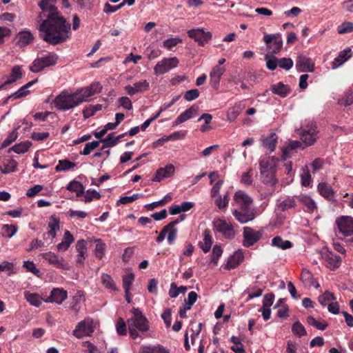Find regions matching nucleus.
Returning <instances> with one entry per match:
<instances>
[{
	"label": "nucleus",
	"mask_w": 353,
	"mask_h": 353,
	"mask_svg": "<svg viewBox=\"0 0 353 353\" xmlns=\"http://www.w3.org/2000/svg\"><path fill=\"white\" fill-rule=\"evenodd\" d=\"M188 35L201 46H203L212 38L211 32H205L202 28L190 30L188 31Z\"/></svg>",
	"instance_id": "11"
},
{
	"label": "nucleus",
	"mask_w": 353,
	"mask_h": 353,
	"mask_svg": "<svg viewBox=\"0 0 353 353\" xmlns=\"http://www.w3.org/2000/svg\"><path fill=\"white\" fill-rule=\"evenodd\" d=\"M134 88L137 93L143 92L150 88V83L147 80L136 82L133 84Z\"/></svg>",
	"instance_id": "57"
},
{
	"label": "nucleus",
	"mask_w": 353,
	"mask_h": 353,
	"mask_svg": "<svg viewBox=\"0 0 353 353\" xmlns=\"http://www.w3.org/2000/svg\"><path fill=\"white\" fill-rule=\"evenodd\" d=\"M175 168L172 164H168L165 168H159L152 179L153 181L160 182L165 178H169L174 175Z\"/></svg>",
	"instance_id": "21"
},
{
	"label": "nucleus",
	"mask_w": 353,
	"mask_h": 353,
	"mask_svg": "<svg viewBox=\"0 0 353 353\" xmlns=\"http://www.w3.org/2000/svg\"><path fill=\"white\" fill-rule=\"evenodd\" d=\"M263 236L262 231H256L250 227H244L243 231V245L250 248L258 242Z\"/></svg>",
	"instance_id": "7"
},
{
	"label": "nucleus",
	"mask_w": 353,
	"mask_h": 353,
	"mask_svg": "<svg viewBox=\"0 0 353 353\" xmlns=\"http://www.w3.org/2000/svg\"><path fill=\"white\" fill-rule=\"evenodd\" d=\"M83 300H84V295H83V292L78 291L75 294V295L73 296V297L72 299L70 306V310L74 311L75 313H78L80 310L79 304Z\"/></svg>",
	"instance_id": "35"
},
{
	"label": "nucleus",
	"mask_w": 353,
	"mask_h": 353,
	"mask_svg": "<svg viewBox=\"0 0 353 353\" xmlns=\"http://www.w3.org/2000/svg\"><path fill=\"white\" fill-rule=\"evenodd\" d=\"M263 41L272 55L277 54L282 48L283 41L279 34H266L263 37Z\"/></svg>",
	"instance_id": "12"
},
{
	"label": "nucleus",
	"mask_w": 353,
	"mask_h": 353,
	"mask_svg": "<svg viewBox=\"0 0 353 353\" xmlns=\"http://www.w3.org/2000/svg\"><path fill=\"white\" fill-rule=\"evenodd\" d=\"M265 59L266 60V67L270 70H274L279 65V59L274 55H265Z\"/></svg>",
	"instance_id": "49"
},
{
	"label": "nucleus",
	"mask_w": 353,
	"mask_h": 353,
	"mask_svg": "<svg viewBox=\"0 0 353 353\" xmlns=\"http://www.w3.org/2000/svg\"><path fill=\"white\" fill-rule=\"evenodd\" d=\"M296 68L299 72H312L314 70V63L310 57L299 54L296 59Z\"/></svg>",
	"instance_id": "14"
},
{
	"label": "nucleus",
	"mask_w": 353,
	"mask_h": 353,
	"mask_svg": "<svg viewBox=\"0 0 353 353\" xmlns=\"http://www.w3.org/2000/svg\"><path fill=\"white\" fill-rule=\"evenodd\" d=\"M74 241V237L70 231L66 230L63 234V241L57 245V248L60 252L66 251Z\"/></svg>",
	"instance_id": "31"
},
{
	"label": "nucleus",
	"mask_w": 353,
	"mask_h": 353,
	"mask_svg": "<svg viewBox=\"0 0 353 353\" xmlns=\"http://www.w3.org/2000/svg\"><path fill=\"white\" fill-rule=\"evenodd\" d=\"M296 196H292V197L289 196L287 199H285L284 201H283L279 204V208L281 209V210L284 212L289 209L295 208V206L296 205Z\"/></svg>",
	"instance_id": "42"
},
{
	"label": "nucleus",
	"mask_w": 353,
	"mask_h": 353,
	"mask_svg": "<svg viewBox=\"0 0 353 353\" xmlns=\"http://www.w3.org/2000/svg\"><path fill=\"white\" fill-rule=\"evenodd\" d=\"M301 184L305 187L310 186L312 183V177L310 173L307 165H305L302 169V173L301 174Z\"/></svg>",
	"instance_id": "45"
},
{
	"label": "nucleus",
	"mask_w": 353,
	"mask_h": 353,
	"mask_svg": "<svg viewBox=\"0 0 353 353\" xmlns=\"http://www.w3.org/2000/svg\"><path fill=\"white\" fill-rule=\"evenodd\" d=\"M67 190L77 193V196H81L84 193V187L78 181L73 180L67 185Z\"/></svg>",
	"instance_id": "37"
},
{
	"label": "nucleus",
	"mask_w": 353,
	"mask_h": 353,
	"mask_svg": "<svg viewBox=\"0 0 353 353\" xmlns=\"http://www.w3.org/2000/svg\"><path fill=\"white\" fill-rule=\"evenodd\" d=\"M351 49L347 48L342 51H341L336 58L334 59L332 62V69H336L341 66L344 62L347 61L351 57Z\"/></svg>",
	"instance_id": "26"
},
{
	"label": "nucleus",
	"mask_w": 353,
	"mask_h": 353,
	"mask_svg": "<svg viewBox=\"0 0 353 353\" xmlns=\"http://www.w3.org/2000/svg\"><path fill=\"white\" fill-rule=\"evenodd\" d=\"M76 166V163L67 159L60 160L55 168L57 172L67 171Z\"/></svg>",
	"instance_id": "43"
},
{
	"label": "nucleus",
	"mask_w": 353,
	"mask_h": 353,
	"mask_svg": "<svg viewBox=\"0 0 353 353\" xmlns=\"http://www.w3.org/2000/svg\"><path fill=\"white\" fill-rule=\"evenodd\" d=\"M90 332H91L90 325L85 321H82L77 324L76 329L73 331V334L78 339H81Z\"/></svg>",
	"instance_id": "34"
},
{
	"label": "nucleus",
	"mask_w": 353,
	"mask_h": 353,
	"mask_svg": "<svg viewBox=\"0 0 353 353\" xmlns=\"http://www.w3.org/2000/svg\"><path fill=\"white\" fill-rule=\"evenodd\" d=\"M279 159L274 157H265L259 161L261 181L268 186L274 188L278 183L276 177V165Z\"/></svg>",
	"instance_id": "2"
},
{
	"label": "nucleus",
	"mask_w": 353,
	"mask_h": 353,
	"mask_svg": "<svg viewBox=\"0 0 353 353\" xmlns=\"http://www.w3.org/2000/svg\"><path fill=\"white\" fill-rule=\"evenodd\" d=\"M101 198V194L95 190L89 189L86 191V193L84 196V202L89 203L91 202L94 199H99Z\"/></svg>",
	"instance_id": "60"
},
{
	"label": "nucleus",
	"mask_w": 353,
	"mask_h": 353,
	"mask_svg": "<svg viewBox=\"0 0 353 353\" xmlns=\"http://www.w3.org/2000/svg\"><path fill=\"white\" fill-rule=\"evenodd\" d=\"M232 214L241 223H246L255 218L254 210H234Z\"/></svg>",
	"instance_id": "18"
},
{
	"label": "nucleus",
	"mask_w": 353,
	"mask_h": 353,
	"mask_svg": "<svg viewBox=\"0 0 353 353\" xmlns=\"http://www.w3.org/2000/svg\"><path fill=\"white\" fill-rule=\"evenodd\" d=\"M78 93L63 90L54 99L52 103L54 107L60 111H67L74 108L80 105Z\"/></svg>",
	"instance_id": "4"
},
{
	"label": "nucleus",
	"mask_w": 353,
	"mask_h": 353,
	"mask_svg": "<svg viewBox=\"0 0 353 353\" xmlns=\"http://www.w3.org/2000/svg\"><path fill=\"white\" fill-rule=\"evenodd\" d=\"M54 0H42L39 6L42 10L39 17H46L39 26L41 37L47 43L56 45L63 43L69 38L70 24L60 16L57 8L54 6Z\"/></svg>",
	"instance_id": "1"
},
{
	"label": "nucleus",
	"mask_w": 353,
	"mask_h": 353,
	"mask_svg": "<svg viewBox=\"0 0 353 353\" xmlns=\"http://www.w3.org/2000/svg\"><path fill=\"white\" fill-rule=\"evenodd\" d=\"M75 92L78 93V100L81 104L83 102H87L89 101V98L92 96V92L88 90L87 87L82 88L80 89H77L74 91Z\"/></svg>",
	"instance_id": "40"
},
{
	"label": "nucleus",
	"mask_w": 353,
	"mask_h": 353,
	"mask_svg": "<svg viewBox=\"0 0 353 353\" xmlns=\"http://www.w3.org/2000/svg\"><path fill=\"white\" fill-rule=\"evenodd\" d=\"M336 299L334 294L329 291H325L322 295L319 296V301L322 305H326L328 302Z\"/></svg>",
	"instance_id": "52"
},
{
	"label": "nucleus",
	"mask_w": 353,
	"mask_h": 353,
	"mask_svg": "<svg viewBox=\"0 0 353 353\" xmlns=\"http://www.w3.org/2000/svg\"><path fill=\"white\" fill-rule=\"evenodd\" d=\"M234 200L239 205V210H254L252 208V199L244 191L239 190L234 195Z\"/></svg>",
	"instance_id": "13"
},
{
	"label": "nucleus",
	"mask_w": 353,
	"mask_h": 353,
	"mask_svg": "<svg viewBox=\"0 0 353 353\" xmlns=\"http://www.w3.org/2000/svg\"><path fill=\"white\" fill-rule=\"evenodd\" d=\"M307 322L309 325L315 327L319 330H325L328 326V324L325 321H318L312 316L307 317Z\"/></svg>",
	"instance_id": "46"
},
{
	"label": "nucleus",
	"mask_w": 353,
	"mask_h": 353,
	"mask_svg": "<svg viewBox=\"0 0 353 353\" xmlns=\"http://www.w3.org/2000/svg\"><path fill=\"white\" fill-rule=\"evenodd\" d=\"M336 228L335 233L341 234L344 237L350 236L353 234V219L349 216H341L335 221Z\"/></svg>",
	"instance_id": "6"
},
{
	"label": "nucleus",
	"mask_w": 353,
	"mask_h": 353,
	"mask_svg": "<svg viewBox=\"0 0 353 353\" xmlns=\"http://www.w3.org/2000/svg\"><path fill=\"white\" fill-rule=\"evenodd\" d=\"M229 196L228 194L222 197L221 195L216 196V199L214 201L216 205L219 209L221 210L227 207L229 203Z\"/></svg>",
	"instance_id": "56"
},
{
	"label": "nucleus",
	"mask_w": 353,
	"mask_h": 353,
	"mask_svg": "<svg viewBox=\"0 0 353 353\" xmlns=\"http://www.w3.org/2000/svg\"><path fill=\"white\" fill-rule=\"evenodd\" d=\"M139 353H170V350L161 345H143Z\"/></svg>",
	"instance_id": "32"
},
{
	"label": "nucleus",
	"mask_w": 353,
	"mask_h": 353,
	"mask_svg": "<svg viewBox=\"0 0 353 353\" xmlns=\"http://www.w3.org/2000/svg\"><path fill=\"white\" fill-rule=\"evenodd\" d=\"M317 189L319 194L325 199L332 201L335 200V193L330 185L325 183H319Z\"/></svg>",
	"instance_id": "25"
},
{
	"label": "nucleus",
	"mask_w": 353,
	"mask_h": 353,
	"mask_svg": "<svg viewBox=\"0 0 353 353\" xmlns=\"http://www.w3.org/2000/svg\"><path fill=\"white\" fill-rule=\"evenodd\" d=\"M223 254V250L220 245H215L212 248V258L210 263H212L214 265H217L219 259Z\"/></svg>",
	"instance_id": "48"
},
{
	"label": "nucleus",
	"mask_w": 353,
	"mask_h": 353,
	"mask_svg": "<svg viewBox=\"0 0 353 353\" xmlns=\"http://www.w3.org/2000/svg\"><path fill=\"white\" fill-rule=\"evenodd\" d=\"M302 145L301 142L299 141H294L290 142L286 147L283 149V157L285 158L288 154L293 150H295Z\"/></svg>",
	"instance_id": "59"
},
{
	"label": "nucleus",
	"mask_w": 353,
	"mask_h": 353,
	"mask_svg": "<svg viewBox=\"0 0 353 353\" xmlns=\"http://www.w3.org/2000/svg\"><path fill=\"white\" fill-rule=\"evenodd\" d=\"M32 145V143L29 141H26L21 142L18 144H16L13 147H12L10 150H12L17 154H23L26 152L30 146Z\"/></svg>",
	"instance_id": "41"
},
{
	"label": "nucleus",
	"mask_w": 353,
	"mask_h": 353,
	"mask_svg": "<svg viewBox=\"0 0 353 353\" xmlns=\"http://www.w3.org/2000/svg\"><path fill=\"white\" fill-rule=\"evenodd\" d=\"M101 142L103 143L102 146V150L106 148L114 147L117 144L116 138L113 137V133L109 134L106 138L103 139H101L99 143Z\"/></svg>",
	"instance_id": "51"
},
{
	"label": "nucleus",
	"mask_w": 353,
	"mask_h": 353,
	"mask_svg": "<svg viewBox=\"0 0 353 353\" xmlns=\"http://www.w3.org/2000/svg\"><path fill=\"white\" fill-rule=\"evenodd\" d=\"M296 132L306 146L313 145L318 139L317 134L319 132L314 130V128L310 130H297Z\"/></svg>",
	"instance_id": "15"
},
{
	"label": "nucleus",
	"mask_w": 353,
	"mask_h": 353,
	"mask_svg": "<svg viewBox=\"0 0 353 353\" xmlns=\"http://www.w3.org/2000/svg\"><path fill=\"white\" fill-rule=\"evenodd\" d=\"M41 256L50 265L57 268H61L63 270H68V263L65 262L63 257L59 256L54 252H48L41 254Z\"/></svg>",
	"instance_id": "10"
},
{
	"label": "nucleus",
	"mask_w": 353,
	"mask_h": 353,
	"mask_svg": "<svg viewBox=\"0 0 353 353\" xmlns=\"http://www.w3.org/2000/svg\"><path fill=\"white\" fill-rule=\"evenodd\" d=\"M178 64L179 60L176 57L164 58L156 64L154 71L156 74H163L176 68Z\"/></svg>",
	"instance_id": "8"
},
{
	"label": "nucleus",
	"mask_w": 353,
	"mask_h": 353,
	"mask_svg": "<svg viewBox=\"0 0 353 353\" xmlns=\"http://www.w3.org/2000/svg\"><path fill=\"white\" fill-rule=\"evenodd\" d=\"M68 297L67 291L63 289L54 288L50 296L44 299L46 303H56L57 304H61Z\"/></svg>",
	"instance_id": "17"
},
{
	"label": "nucleus",
	"mask_w": 353,
	"mask_h": 353,
	"mask_svg": "<svg viewBox=\"0 0 353 353\" xmlns=\"http://www.w3.org/2000/svg\"><path fill=\"white\" fill-rule=\"evenodd\" d=\"M99 141H94L90 143H88L85 145V147L83 151L81 152L83 155H88L90 152L97 148L99 145Z\"/></svg>",
	"instance_id": "64"
},
{
	"label": "nucleus",
	"mask_w": 353,
	"mask_h": 353,
	"mask_svg": "<svg viewBox=\"0 0 353 353\" xmlns=\"http://www.w3.org/2000/svg\"><path fill=\"white\" fill-rule=\"evenodd\" d=\"M94 242H95V248H94L95 256L99 259H101L105 254V248H106L105 243H103L101 239H95Z\"/></svg>",
	"instance_id": "39"
},
{
	"label": "nucleus",
	"mask_w": 353,
	"mask_h": 353,
	"mask_svg": "<svg viewBox=\"0 0 353 353\" xmlns=\"http://www.w3.org/2000/svg\"><path fill=\"white\" fill-rule=\"evenodd\" d=\"M297 201L303 206V210L308 213H312L317 209V205L314 199L306 194L296 196Z\"/></svg>",
	"instance_id": "20"
},
{
	"label": "nucleus",
	"mask_w": 353,
	"mask_h": 353,
	"mask_svg": "<svg viewBox=\"0 0 353 353\" xmlns=\"http://www.w3.org/2000/svg\"><path fill=\"white\" fill-rule=\"evenodd\" d=\"M58 56L54 52H46L38 55L30 67L33 72H39L47 67L54 65L57 63Z\"/></svg>",
	"instance_id": "5"
},
{
	"label": "nucleus",
	"mask_w": 353,
	"mask_h": 353,
	"mask_svg": "<svg viewBox=\"0 0 353 353\" xmlns=\"http://www.w3.org/2000/svg\"><path fill=\"white\" fill-rule=\"evenodd\" d=\"M199 108L198 105H193L185 111L179 114V116L173 122V126L178 125L194 117L198 114Z\"/></svg>",
	"instance_id": "19"
},
{
	"label": "nucleus",
	"mask_w": 353,
	"mask_h": 353,
	"mask_svg": "<svg viewBox=\"0 0 353 353\" xmlns=\"http://www.w3.org/2000/svg\"><path fill=\"white\" fill-rule=\"evenodd\" d=\"M24 298L31 305L39 307L41 305L44 299L37 293H32L29 291L23 292Z\"/></svg>",
	"instance_id": "28"
},
{
	"label": "nucleus",
	"mask_w": 353,
	"mask_h": 353,
	"mask_svg": "<svg viewBox=\"0 0 353 353\" xmlns=\"http://www.w3.org/2000/svg\"><path fill=\"white\" fill-rule=\"evenodd\" d=\"M278 136L274 132L270 133L268 136H262L261 141L264 148L269 150L270 153L274 152L276 149L277 143Z\"/></svg>",
	"instance_id": "22"
},
{
	"label": "nucleus",
	"mask_w": 353,
	"mask_h": 353,
	"mask_svg": "<svg viewBox=\"0 0 353 353\" xmlns=\"http://www.w3.org/2000/svg\"><path fill=\"white\" fill-rule=\"evenodd\" d=\"M293 334L299 337L305 336L307 334L306 330L303 325L299 322H295L292 327Z\"/></svg>",
	"instance_id": "53"
},
{
	"label": "nucleus",
	"mask_w": 353,
	"mask_h": 353,
	"mask_svg": "<svg viewBox=\"0 0 353 353\" xmlns=\"http://www.w3.org/2000/svg\"><path fill=\"white\" fill-rule=\"evenodd\" d=\"M127 322L122 318H119L116 324L117 332L119 335L125 336L127 334Z\"/></svg>",
	"instance_id": "58"
},
{
	"label": "nucleus",
	"mask_w": 353,
	"mask_h": 353,
	"mask_svg": "<svg viewBox=\"0 0 353 353\" xmlns=\"http://www.w3.org/2000/svg\"><path fill=\"white\" fill-rule=\"evenodd\" d=\"M134 279V275L132 273H129L123 276V285L125 290V294H128L129 293Z\"/></svg>",
	"instance_id": "50"
},
{
	"label": "nucleus",
	"mask_w": 353,
	"mask_h": 353,
	"mask_svg": "<svg viewBox=\"0 0 353 353\" xmlns=\"http://www.w3.org/2000/svg\"><path fill=\"white\" fill-rule=\"evenodd\" d=\"M22 77V70L19 65H15L12 68L10 76L6 80V83H12L17 80L20 79Z\"/></svg>",
	"instance_id": "38"
},
{
	"label": "nucleus",
	"mask_w": 353,
	"mask_h": 353,
	"mask_svg": "<svg viewBox=\"0 0 353 353\" xmlns=\"http://www.w3.org/2000/svg\"><path fill=\"white\" fill-rule=\"evenodd\" d=\"M34 37L29 31H21L17 35V44L20 47L26 46L32 42Z\"/></svg>",
	"instance_id": "29"
},
{
	"label": "nucleus",
	"mask_w": 353,
	"mask_h": 353,
	"mask_svg": "<svg viewBox=\"0 0 353 353\" xmlns=\"http://www.w3.org/2000/svg\"><path fill=\"white\" fill-rule=\"evenodd\" d=\"M263 290L257 288L256 287H250L244 291V294H248V300H251L254 298L259 297L262 295Z\"/></svg>",
	"instance_id": "54"
},
{
	"label": "nucleus",
	"mask_w": 353,
	"mask_h": 353,
	"mask_svg": "<svg viewBox=\"0 0 353 353\" xmlns=\"http://www.w3.org/2000/svg\"><path fill=\"white\" fill-rule=\"evenodd\" d=\"M272 93L279 95L281 97H286L291 92L290 88L283 82H279L271 85Z\"/></svg>",
	"instance_id": "27"
},
{
	"label": "nucleus",
	"mask_w": 353,
	"mask_h": 353,
	"mask_svg": "<svg viewBox=\"0 0 353 353\" xmlns=\"http://www.w3.org/2000/svg\"><path fill=\"white\" fill-rule=\"evenodd\" d=\"M339 103L345 106L350 105L353 103V92L348 90L345 92L343 97L340 99Z\"/></svg>",
	"instance_id": "61"
},
{
	"label": "nucleus",
	"mask_w": 353,
	"mask_h": 353,
	"mask_svg": "<svg viewBox=\"0 0 353 353\" xmlns=\"http://www.w3.org/2000/svg\"><path fill=\"white\" fill-rule=\"evenodd\" d=\"M141 194H134L132 196H122L119 199V200L117 202V205L119 204H123L126 205L128 203H132L134 201L140 198Z\"/></svg>",
	"instance_id": "62"
},
{
	"label": "nucleus",
	"mask_w": 353,
	"mask_h": 353,
	"mask_svg": "<svg viewBox=\"0 0 353 353\" xmlns=\"http://www.w3.org/2000/svg\"><path fill=\"white\" fill-rule=\"evenodd\" d=\"M214 229L225 238L231 239L234 236V231L231 223L223 219H216L213 223Z\"/></svg>",
	"instance_id": "9"
},
{
	"label": "nucleus",
	"mask_w": 353,
	"mask_h": 353,
	"mask_svg": "<svg viewBox=\"0 0 353 353\" xmlns=\"http://www.w3.org/2000/svg\"><path fill=\"white\" fill-rule=\"evenodd\" d=\"M301 279L305 286L310 287L312 285L314 279L313 274L310 270L307 269H303L301 274Z\"/></svg>",
	"instance_id": "44"
},
{
	"label": "nucleus",
	"mask_w": 353,
	"mask_h": 353,
	"mask_svg": "<svg viewBox=\"0 0 353 353\" xmlns=\"http://www.w3.org/2000/svg\"><path fill=\"white\" fill-rule=\"evenodd\" d=\"M243 252H242V250H239L229 257L226 264L225 265L224 268L226 270L236 268L243 261Z\"/></svg>",
	"instance_id": "23"
},
{
	"label": "nucleus",
	"mask_w": 353,
	"mask_h": 353,
	"mask_svg": "<svg viewBox=\"0 0 353 353\" xmlns=\"http://www.w3.org/2000/svg\"><path fill=\"white\" fill-rule=\"evenodd\" d=\"M325 259L327 263V267L330 270H335L338 268L341 263V256L332 253L326 255Z\"/></svg>",
	"instance_id": "33"
},
{
	"label": "nucleus",
	"mask_w": 353,
	"mask_h": 353,
	"mask_svg": "<svg viewBox=\"0 0 353 353\" xmlns=\"http://www.w3.org/2000/svg\"><path fill=\"white\" fill-rule=\"evenodd\" d=\"M272 245L282 250H287L292 247L290 241L283 240L281 236H276L272 239Z\"/></svg>",
	"instance_id": "36"
},
{
	"label": "nucleus",
	"mask_w": 353,
	"mask_h": 353,
	"mask_svg": "<svg viewBox=\"0 0 353 353\" xmlns=\"http://www.w3.org/2000/svg\"><path fill=\"white\" fill-rule=\"evenodd\" d=\"M212 244V239L210 234V231L208 229H206L203 232V241L199 243V245L205 253H207L210 250Z\"/></svg>",
	"instance_id": "30"
},
{
	"label": "nucleus",
	"mask_w": 353,
	"mask_h": 353,
	"mask_svg": "<svg viewBox=\"0 0 353 353\" xmlns=\"http://www.w3.org/2000/svg\"><path fill=\"white\" fill-rule=\"evenodd\" d=\"M338 33L340 34H343L346 33H349L353 31V23L345 21L342 23L337 28Z\"/></svg>",
	"instance_id": "55"
},
{
	"label": "nucleus",
	"mask_w": 353,
	"mask_h": 353,
	"mask_svg": "<svg viewBox=\"0 0 353 353\" xmlns=\"http://www.w3.org/2000/svg\"><path fill=\"white\" fill-rule=\"evenodd\" d=\"M225 72V68L223 66L215 65L212 68L210 73V83L214 89L219 88L221 77Z\"/></svg>",
	"instance_id": "16"
},
{
	"label": "nucleus",
	"mask_w": 353,
	"mask_h": 353,
	"mask_svg": "<svg viewBox=\"0 0 353 353\" xmlns=\"http://www.w3.org/2000/svg\"><path fill=\"white\" fill-rule=\"evenodd\" d=\"M48 235L52 240L56 237L57 232L60 230V219L56 215H51L48 224Z\"/></svg>",
	"instance_id": "24"
},
{
	"label": "nucleus",
	"mask_w": 353,
	"mask_h": 353,
	"mask_svg": "<svg viewBox=\"0 0 353 353\" xmlns=\"http://www.w3.org/2000/svg\"><path fill=\"white\" fill-rule=\"evenodd\" d=\"M129 334L132 339L143 337L139 332L143 334L149 330L150 323L148 319L139 308H133L132 316L127 320Z\"/></svg>",
	"instance_id": "3"
},
{
	"label": "nucleus",
	"mask_w": 353,
	"mask_h": 353,
	"mask_svg": "<svg viewBox=\"0 0 353 353\" xmlns=\"http://www.w3.org/2000/svg\"><path fill=\"white\" fill-rule=\"evenodd\" d=\"M18 137V132L17 129H14L7 137V138L3 141L1 148H6L14 142Z\"/></svg>",
	"instance_id": "63"
},
{
	"label": "nucleus",
	"mask_w": 353,
	"mask_h": 353,
	"mask_svg": "<svg viewBox=\"0 0 353 353\" xmlns=\"http://www.w3.org/2000/svg\"><path fill=\"white\" fill-rule=\"evenodd\" d=\"M17 162L14 159H10L7 163L0 166V170L2 173L8 174L14 172L17 166Z\"/></svg>",
	"instance_id": "47"
}]
</instances>
